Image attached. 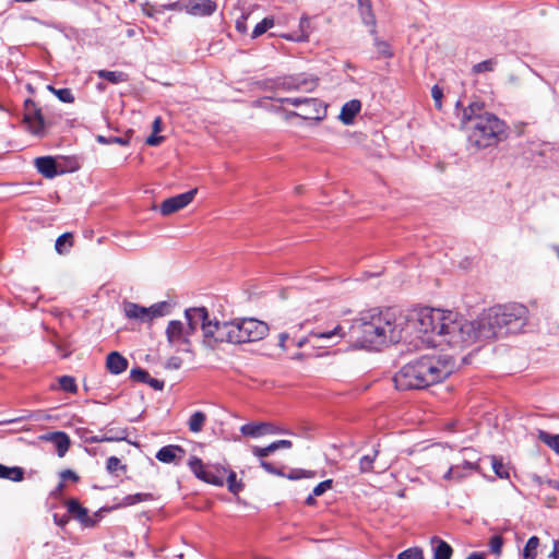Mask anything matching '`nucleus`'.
<instances>
[{
	"mask_svg": "<svg viewBox=\"0 0 559 559\" xmlns=\"http://www.w3.org/2000/svg\"><path fill=\"white\" fill-rule=\"evenodd\" d=\"M124 316L129 319L140 320L142 322H148L147 307H142L138 304L127 301L123 304Z\"/></svg>",
	"mask_w": 559,
	"mask_h": 559,
	"instance_id": "obj_25",
	"label": "nucleus"
},
{
	"mask_svg": "<svg viewBox=\"0 0 559 559\" xmlns=\"http://www.w3.org/2000/svg\"><path fill=\"white\" fill-rule=\"evenodd\" d=\"M24 118L23 122L26 124L28 132L33 135L43 138L46 134L47 123L44 119L40 108L32 99L24 102Z\"/></svg>",
	"mask_w": 559,
	"mask_h": 559,
	"instance_id": "obj_11",
	"label": "nucleus"
},
{
	"mask_svg": "<svg viewBox=\"0 0 559 559\" xmlns=\"http://www.w3.org/2000/svg\"><path fill=\"white\" fill-rule=\"evenodd\" d=\"M358 4L361 11L362 19L366 24H374V16L371 13L370 0H358Z\"/></svg>",
	"mask_w": 559,
	"mask_h": 559,
	"instance_id": "obj_41",
	"label": "nucleus"
},
{
	"mask_svg": "<svg viewBox=\"0 0 559 559\" xmlns=\"http://www.w3.org/2000/svg\"><path fill=\"white\" fill-rule=\"evenodd\" d=\"M260 466L270 474L281 475V472L272 463L265 460H260Z\"/></svg>",
	"mask_w": 559,
	"mask_h": 559,
	"instance_id": "obj_58",
	"label": "nucleus"
},
{
	"mask_svg": "<svg viewBox=\"0 0 559 559\" xmlns=\"http://www.w3.org/2000/svg\"><path fill=\"white\" fill-rule=\"evenodd\" d=\"M464 456L459 460L456 455L454 461L449 465V468L442 474V479L448 483H460L471 476L473 473L479 471V465L475 459L474 451L469 449L463 450Z\"/></svg>",
	"mask_w": 559,
	"mask_h": 559,
	"instance_id": "obj_8",
	"label": "nucleus"
},
{
	"mask_svg": "<svg viewBox=\"0 0 559 559\" xmlns=\"http://www.w3.org/2000/svg\"><path fill=\"white\" fill-rule=\"evenodd\" d=\"M47 90L62 103L71 104L74 102V96L70 88H55L52 85H47Z\"/></svg>",
	"mask_w": 559,
	"mask_h": 559,
	"instance_id": "obj_37",
	"label": "nucleus"
},
{
	"mask_svg": "<svg viewBox=\"0 0 559 559\" xmlns=\"http://www.w3.org/2000/svg\"><path fill=\"white\" fill-rule=\"evenodd\" d=\"M164 11L165 10L163 8V4L154 5L148 2L142 4V12L148 17L157 19V15L163 13Z\"/></svg>",
	"mask_w": 559,
	"mask_h": 559,
	"instance_id": "obj_44",
	"label": "nucleus"
},
{
	"mask_svg": "<svg viewBox=\"0 0 559 559\" xmlns=\"http://www.w3.org/2000/svg\"><path fill=\"white\" fill-rule=\"evenodd\" d=\"M0 478L10 479L13 481H21L24 478V471L21 467H8L3 465V471Z\"/></svg>",
	"mask_w": 559,
	"mask_h": 559,
	"instance_id": "obj_35",
	"label": "nucleus"
},
{
	"mask_svg": "<svg viewBox=\"0 0 559 559\" xmlns=\"http://www.w3.org/2000/svg\"><path fill=\"white\" fill-rule=\"evenodd\" d=\"M281 85L288 91L312 92L318 86V79L305 75L288 76L283 79Z\"/></svg>",
	"mask_w": 559,
	"mask_h": 559,
	"instance_id": "obj_15",
	"label": "nucleus"
},
{
	"mask_svg": "<svg viewBox=\"0 0 559 559\" xmlns=\"http://www.w3.org/2000/svg\"><path fill=\"white\" fill-rule=\"evenodd\" d=\"M528 319V309L522 304H508L484 311L474 321L456 312L441 310L424 317V325L439 324L442 346L464 348L479 340H489L520 332Z\"/></svg>",
	"mask_w": 559,
	"mask_h": 559,
	"instance_id": "obj_2",
	"label": "nucleus"
},
{
	"mask_svg": "<svg viewBox=\"0 0 559 559\" xmlns=\"http://www.w3.org/2000/svg\"><path fill=\"white\" fill-rule=\"evenodd\" d=\"M295 344V338L290 336L289 333L283 332L278 336V346L283 350H288Z\"/></svg>",
	"mask_w": 559,
	"mask_h": 559,
	"instance_id": "obj_46",
	"label": "nucleus"
},
{
	"mask_svg": "<svg viewBox=\"0 0 559 559\" xmlns=\"http://www.w3.org/2000/svg\"><path fill=\"white\" fill-rule=\"evenodd\" d=\"M426 312H440V309L423 308L408 313L379 308L364 310L353 320L345 337L354 347L370 350H379L413 335L427 346H442L439 324L424 325Z\"/></svg>",
	"mask_w": 559,
	"mask_h": 559,
	"instance_id": "obj_1",
	"label": "nucleus"
},
{
	"mask_svg": "<svg viewBox=\"0 0 559 559\" xmlns=\"http://www.w3.org/2000/svg\"><path fill=\"white\" fill-rule=\"evenodd\" d=\"M43 439L51 441L55 444L57 453L60 457L64 456L70 448V438L66 432L62 431L50 432L47 436H44Z\"/></svg>",
	"mask_w": 559,
	"mask_h": 559,
	"instance_id": "obj_22",
	"label": "nucleus"
},
{
	"mask_svg": "<svg viewBox=\"0 0 559 559\" xmlns=\"http://www.w3.org/2000/svg\"><path fill=\"white\" fill-rule=\"evenodd\" d=\"M467 132L468 144L483 150L498 144L507 138V124L497 116L485 112L484 116L475 117L471 122L463 124Z\"/></svg>",
	"mask_w": 559,
	"mask_h": 559,
	"instance_id": "obj_4",
	"label": "nucleus"
},
{
	"mask_svg": "<svg viewBox=\"0 0 559 559\" xmlns=\"http://www.w3.org/2000/svg\"><path fill=\"white\" fill-rule=\"evenodd\" d=\"M379 454L378 449H373L371 454L364 455L359 460V471L360 473H370L373 471V464L376 462V459Z\"/></svg>",
	"mask_w": 559,
	"mask_h": 559,
	"instance_id": "obj_33",
	"label": "nucleus"
},
{
	"mask_svg": "<svg viewBox=\"0 0 559 559\" xmlns=\"http://www.w3.org/2000/svg\"><path fill=\"white\" fill-rule=\"evenodd\" d=\"M305 98L306 97H287V98H281L280 100L282 103H287V104L296 107L297 109H299L300 106L302 105Z\"/></svg>",
	"mask_w": 559,
	"mask_h": 559,
	"instance_id": "obj_59",
	"label": "nucleus"
},
{
	"mask_svg": "<svg viewBox=\"0 0 559 559\" xmlns=\"http://www.w3.org/2000/svg\"><path fill=\"white\" fill-rule=\"evenodd\" d=\"M455 452L448 445H435L427 452V466L429 467V477L440 472H445L449 465L454 461Z\"/></svg>",
	"mask_w": 559,
	"mask_h": 559,
	"instance_id": "obj_10",
	"label": "nucleus"
},
{
	"mask_svg": "<svg viewBox=\"0 0 559 559\" xmlns=\"http://www.w3.org/2000/svg\"><path fill=\"white\" fill-rule=\"evenodd\" d=\"M147 318L152 321L156 318L165 317L170 313V305L167 301H160L147 307Z\"/></svg>",
	"mask_w": 559,
	"mask_h": 559,
	"instance_id": "obj_30",
	"label": "nucleus"
},
{
	"mask_svg": "<svg viewBox=\"0 0 559 559\" xmlns=\"http://www.w3.org/2000/svg\"><path fill=\"white\" fill-rule=\"evenodd\" d=\"M310 34V19L307 15H302L299 21V32L298 34H286L282 35L283 38L292 41H307L309 39Z\"/></svg>",
	"mask_w": 559,
	"mask_h": 559,
	"instance_id": "obj_26",
	"label": "nucleus"
},
{
	"mask_svg": "<svg viewBox=\"0 0 559 559\" xmlns=\"http://www.w3.org/2000/svg\"><path fill=\"white\" fill-rule=\"evenodd\" d=\"M70 247H72V234L66 233L57 238L55 248L58 253L67 252Z\"/></svg>",
	"mask_w": 559,
	"mask_h": 559,
	"instance_id": "obj_39",
	"label": "nucleus"
},
{
	"mask_svg": "<svg viewBox=\"0 0 559 559\" xmlns=\"http://www.w3.org/2000/svg\"><path fill=\"white\" fill-rule=\"evenodd\" d=\"M231 344L258 342L265 337L269 325L254 318H240L230 321Z\"/></svg>",
	"mask_w": 559,
	"mask_h": 559,
	"instance_id": "obj_6",
	"label": "nucleus"
},
{
	"mask_svg": "<svg viewBox=\"0 0 559 559\" xmlns=\"http://www.w3.org/2000/svg\"><path fill=\"white\" fill-rule=\"evenodd\" d=\"M549 557L551 559H559V542L558 540L554 542V549H552L551 554L549 555Z\"/></svg>",
	"mask_w": 559,
	"mask_h": 559,
	"instance_id": "obj_64",
	"label": "nucleus"
},
{
	"mask_svg": "<svg viewBox=\"0 0 559 559\" xmlns=\"http://www.w3.org/2000/svg\"><path fill=\"white\" fill-rule=\"evenodd\" d=\"M188 465H189L190 469L192 471V473L199 479L204 480L210 484H214V485H222V480H218L214 475H212L210 472L206 471L205 465L203 464L201 459H199L197 456H192L189 460Z\"/></svg>",
	"mask_w": 559,
	"mask_h": 559,
	"instance_id": "obj_18",
	"label": "nucleus"
},
{
	"mask_svg": "<svg viewBox=\"0 0 559 559\" xmlns=\"http://www.w3.org/2000/svg\"><path fill=\"white\" fill-rule=\"evenodd\" d=\"M227 485L229 491L233 493H238L242 489V484L237 481V476L235 472H230L227 477Z\"/></svg>",
	"mask_w": 559,
	"mask_h": 559,
	"instance_id": "obj_49",
	"label": "nucleus"
},
{
	"mask_svg": "<svg viewBox=\"0 0 559 559\" xmlns=\"http://www.w3.org/2000/svg\"><path fill=\"white\" fill-rule=\"evenodd\" d=\"M293 447V442L290 440H277L270 443L266 447H258L253 445L251 448L252 454L259 460H264L266 456L272 454L273 452L281 449H290Z\"/></svg>",
	"mask_w": 559,
	"mask_h": 559,
	"instance_id": "obj_19",
	"label": "nucleus"
},
{
	"mask_svg": "<svg viewBox=\"0 0 559 559\" xmlns=\"http://www.w3.org/2000/svg\"><path fill=\"white\" fill-rule=\"evenodd\" d=\"M326 116V107L317 98L307 97L296 111H290L287 118L299 117L305 120L321 121Z\"/></svg>",
	"mask_w": 559,
	"mask_h": 559,
	"instance_id": "obj_12",
	"label": "nucleus"
},
{
	"mask_svg": "<svg viewBox=\"0 0 559 559\" xmlns=\"http://www.w3.org/2000/svg\"><path fill=\"white\" fill-rule=\"evenodd\" d=\"M97 142H99L102 144H111V143H117V144H120V145H128L129 144V140H127L124 138H120V136L106 138L104 135H98L97 136Z\"/></svg>",
	"mask_w": 559,
	"mask_h": 559,
	"instance_id": "obj_51",
	"label": "nucleus"
},
{
	"mask_svg": "<svg viewBox=\"0 0 559 559\" xmlns=\"http://www.w3.org/2000/svg\"><path fill=\"white\" fill-rule=\"evenodd\" d=\"M106 367L112 374H120L128 368V360L118 352H111L106 358Z\"/></svg>",
	"mask_w": 559,
	"mask_h": 559,
	"instance_id": "obj_23",
	"label": "nucleus"
},
{
	"mask_svg": "<svg viewBox=\"0 0 559 559\" xmlns=\"http://www.w3.org/2000/svg\"><path fill=\"white\" fill-rule=\"evenodd\" d=\"M204 307L189 308L185 311L187 323L179 320H171L166 328V337L169 345L190 352V337L199 329V323L205 319Z\"/></svg>",
	"mask_w": 559,
	"mask_h": 559,
	"instance_id": "obj_5",
	"label": "nucleus"
},
{
	"mask_svg": "<svg viewBox=\"0 0 559 559\" xmlns=\"http://www.w3.org/2000/svg\"><path fill=\"white\" fill-rule=\"evenodd\" d=\"M206 420V414L202 411H197L190 416L188 420V428L191 432L199 433L203 430Z\"/></svg>",
	"mask_w": 559,
	"mask_h": 559,
	"instance_id": "obj_28",
	"label": "nucleus"
},
{
	"mask_svg": "<svg viewBox=\"0 0 559 559\" xmlns=\"http://www.w3.org/2000/svg\"><path fill=\"white\" fill-rule=\"evenodd\" d=\"M148 372L141 368H133L130 371V378L134 381L146 383L148 381Z\"/></svg>",
	"mask_w": 559,
	"mask_h": 559,
	"instance_id": "obj_47",
	"label": "nucleus"
},
{
	"mask_svg": "<svg viewBox=\"0 0 559 559\" xmlns=\"http://www.w3.org/2000/svg\"><path fill=\"white\" fill-rule=\"evenodd\" d=\"M106 469L108 471V473H115L118 469L126 471V466L121 465L120 460L118 457L110 456L107 460Z\"/></svg>",
	"mask_w": 559,
	"mask_h": 559,
	"instance_id": "obj_52",
	"label": "nucleus"
},
{
	"mask_svg": "<svg viewBox=\"0 0 559 559\" xmlns=\"http://www.w3.org/2000/svg\"><path fill=\"white\" fill-rule=\"evenodd\" d=\"M491 467L495 474L502 479H508L510 477L509 466L503 463L501 457L492 455L490 457Z\"/></svg>",
	"mask_w": 559,
	"mask_h": 559,
	"instance_id": "obj_32",
	"label": "nucleus"
},
{
	"mask_svg": "<svg viewBox=\"0 0 559 559\" xmlns=\"http://www.w3.org/2000/svg\"><path fill=\"white\" fill-rule=\"evenodd\" d=\"M483 108V103H472L463 110L462 123L466 124L471 122V120H474L475 117L484 116V114H481Z\"/></svg>",
	"mask_w": 559,
	"mask_h": 559,
	"instance_id": "obj_31",
	"label": "nucleus"
},
{
	"mask_svg": "<svg viewBox=\"0 0 559 559\" xmlns=\"http://www.w3.org/2000/svg\"><path fill=\"white\" fill-rule=\"evenodd\" d=\"M455 362L448 356H423L406 364L394 376L399 390L425 389L447 379L454 370Z\"/></svg>",
	"mask_w": 559,
	"mask_h": 559,
	"instance_id": "obj_3",
	"label": "nucleus"
},
{
	"mask_svg": "<svg viewBox=\"0 0 559 559\" xmlns=\"http://www.w3.org/2000/svg\"><path fill=\"white\" fill-rule=\"evenodd\" d=\"M153 499V496L152 493H143V492H139V493H135V495H129L124 498V502L129 506H132V504H135V503H139V502H143V501H148V500H152Z\"/></svg>",
	"mask_w": 559,
	"mask_h": 559,
	"instance_id": "obj_45",
	"label": "nucleus"
},
{
	"mask_svg": "<svg viewBox=\"0 0 559 559\" xmlns=\"http://www.w3.org/2000/svg\"><path fill=\"white\" fill-rule=\"evenodd\" d=\"M431 545L433 550V559H451L453 549L447 542L437 536H433L431 538Z\"/></svg>",
	"mask_w": 559,
	"mask_h": 559,
	"instance_id": "obj_27",
	"label": "nucleus"
},
{
	"mask_svg": "<svg viewBox=\"0 0 559 559\" xmlns=\"http://www.w3.org/2000/svg\"><path fill=\"white\" fill-rule=\"evenodd\" d=\"M332 479H326L319 483L312 490L313 496H321L332 487Z\"/></svg>",
	"mask_w": 559,
	"mask_h": 559,
	"instance_id": "obj_54",
	"label": "nucleus"
},
{
	"mask_svg": "<svg viewBox=\"0 0 559 559\" xmlns=\"http://www.w3.org/2000/svg\"><path fill=\"white\" fill-rule=\"evenodd\" d=\"M164 140V136H160V135H157V133H154L151 134L147 139H146V144L147 145H151V146H156L158 144H160Z\"/></svg>",
	"mask_w": 559,
	"mask_h": 559,
	"instance_id": "obj_61",
	"label": "nucleus"
},
{
	"mask_svg": "<svg viewBox=\"0 0 559 559\" xmlns=\"http://www.w3.org/2000/svg\"><path fill=\"white\" fill-rule=\"evenodd\" d=\"M60 477L62 480H73L78 481L79 476L71 469H64L60 473Z\"/></svg>",
	"mask_w": 559,
	"mask_h": 559,
	"instance_id": "obj_60",
	"label": "nucleus"
},
{
	"mask_svg": "<svg viewBox=\"0 0 559 559\" xmlns=\"http://www.w3.org/2000/svg\"><path fill=\"white\" fill-rule=\"evenodd\" d=\"M240 431L243 436L251 437V438H260L266 435H278L283 433L284 431L271 424V423H248L240 427Z\"/></svg>",
	"mask_w": 559,
	"mask_h": 559,
	"instance_id": "obj_14",
	"label": "nucleus"
},
{
	"mask_svg": "<svg viewBox=\"0 0 559 559\" xmlns=\"http://www.w3.org/2000/svg\"><path fill=\"white\" fill-rule=\"evenodd\" d=\"M199 328L202 330V343L205 347L216 349L222 343L231 344L230 321H211L206 311L205 319L199 323Z\"/></svg>",
	"mask_w": 559,
	"mask_h": 559,
	"instance_id": "obj_7",
	"label": "nucleus"
},
{
	"mask_svg": "<svg viewBox=\"0 0 559 559\" xmlns=\"http://www.w3.org/2000/svg\"><path fill=\"white\" fill-rule=\"evenodd\" d=\"M35 166L37 171L45 178L52 179L59 175L56 160L51 156L37 157L35 159Z\"/></svg>",
	"mask_w": 559,
	"mask_h": 559,
	"instance_id": "obj_20",
	"label": "nucleus"
},
{
	"mask_svg": "<svg viewBox=\"0 0 559 559\" xmlns=\"http://www.w3.org/2000/svg\"><path fill=\"white\" fill-rule=\"evenodd\" d=\"M164 10L168 11H186L188 12V0H178L168 4H163Z\"/></svg>",
	"mask_w": 559,
	"mask_h": 559,
	"instance_id": "obj_48",
	"label": "nucleus"
},
{
	"mask_svg": "<svg viewBox=\"0 0 559 559\" xmlns=\"http://www.w3.org/2000/svg\"><path fill=\"white\" fill-rule=\"evenodd\" d=\"M397 559H425L424 552L419 547H412L397 555Z\"/></svg>",
	"mask_w": 559,
	"mask_h": 559,
	"instance_id": "obj_42",
	"label": "nucleus"
},
{
	"mask_svg": "<svg viewBox=\"0 0 559 559\" xmlns=\"http://www.w3.org/2000/svg\"><path fill=\"white\" fill-rule=\"evenodd\" d=\"M181 365H182L181 358H179L177 356H173L167 359V361L165 364V368L168 370H178L181 367Z\"/></svg>",
	"mask_w": 559,
	"mask_h": 559,
	"instance_id": "obj_55",
	"label": "nucleus"
},
{
	"mask_svg": "<svg viewBox=\"0 0 559 559\" xmlns=\"http://www.w3.org/2000/svg\"><path fill=\"white\" fill-rule=\"evenodd\" d=\"M496 64H497V61L495 59H488V60H484L479 63H476L475 66H473L472 70L476 74L483 73V72H491L495 70Z\"/></svg>",
	"mask_w": 559,
	"mask_h": 559,
	"instance_id": "obj_43",
	"label": "nucleus"
},
{
	"mask_svg": "<svg viewBox=\"0 0 559 559\" xmlns=\"http://www.w3.org/2000/svg\"><path fill=\"white\" fill-rule=\"evenodd\" d=\"M146 383H148L155 390H163V388H164L163 381L151 378V377H148V381Z\"/></svg>",
	"mask_w": 559,
	"mask_h": 559,
	"instance_id": "obj_63",
	"label": "nucleus"
},
{
	"mask_svg": "<svg viewBox=\"0 0 559 559\" xmlns=\"http://www.w3.org/2000/svg\"><path fill=\"white\" fill-rule=\"evenodd\" d=\"M503 538L500 535H495L489 540V547L492 554L499 556L501 554Z\"/></svg>",
	"mask_w": 559,
	"mask_h": 559,
	"instance_id": "obj_50",
	"label": "nucleus"
},
{
	"mask_svg": "<svg viewBox=\"0 0 559 559\" xmlns=\"http://www.w3.org/2000/svg\"><path fill=\"white\" fill-rule=\"evenodd\" d=\"M246 20H247V16L242 15L240 19H238L236 21V29L239 33H246V31H247Z\"/></svg>",
	"mask_w": 559,
	"mask_h": 559,
	"instance_id": "obj_62",
	"label": "nucleus"
},
{
	"mask_svg": "<svg viewBox=\"0 0 559 559\" xmlns=\"http://www.w3.org/2000/svg\"><path fill=\"white\" fill-rule=\"evenodd\" d=\"M186 454V451L180 445L169 444L160 448L155 457L162 463H177L180 461Z\"/></svg>",
	"mask_w": 559,
	"mask_h": 559,
	"instance_id": "obj_17",
	"label": "nucleus"
},
{
	"mask_svg": "<svg viewBox=\"0 0 559 559\" xmlns=\"http://www.w3.org/2000/svg\"><path fill=\"white\" fill-rule=\"evenodd\" d=\"M59 388L68 393H76L78 385L75 379L71 376H62L59 378Z\"/></svg>",
	"mask_w": 559,
	"mask_h": 559,
	"instance_id": "obj_40",
	"label": "nucleus"
},
{
	"mask_svg": "<svg viewBox=\"0 0 559 559\" xmlns=\"http://www.w3.org/2000/svg\"><path fill=\"white\" fill-rule=\"evenodd\" d=\"M538 546L539 538L537 536L530 537L522 551L523 559H536Z\"/></svg>",
	"mask_w": 559,
	"mask_h": 559,
	"instance_id": "obj_34",
	"label": "nucleus"
},
{
	"mask_svg": "<svg viewBox=\"0 0 559 559\" xmlns=\"http://www.w3.org/2000/svg\"><path fill=\"white\" fill-rule=\"evenodd\" d=\"M67 510L73 518H75L85 526H91L94 524L93 520L88 515L87 509L82 507L78 500L70 499L67 502Z\"/></svg>",
	"mask_w": 559,
	"mask_h": 559,
	"instance_id": "obj_21",
	"label": "nucleus"
},
{
	"mask_svg": "<svg viewBox=\"0 0 559 559\" xmlns=\"http://www.w3.org/2000/svg\"><path fill=\"white\" fill-rule=\"evenodd\" d=\"M96 74L98 78L104 79L112 84H119L128 81V74L122 71L98 70Z\"/></svg>",
	"mask_w": 559,
	"mask_h": 559,
	"instance_id": "obj_29",
	"label": "nucleus"
},
{
	"mask_svg": "<svg viewBox=\"0 0 559 559\" xmlns=\"http://www.w3.org/2000/svg\"><path fill=\"white\" fill-rule=\"evenodd\" d=\"M275 24L274 17L267 16L259 22L252 31L251 37L258 38L263 35L267 29L272 28Z\"/></svg>",
	"mask_w": 559,
	"mask_h": 559,
	"instance_id": "obj_38",
	"label": "nucleus"
},
{
	"mask_svg": "<svg viewBox=\"0 0 559 559\" xmlns=\"http://www.w3.org/2000/svg\"><path fill=\"white\" fill-rule=\"evenodd\" d=\"M361 109V103L358 99H352L347 103H345L342 107L341 114H340V120L344 124H352L354 121V118Z\"/></svg>",
	"mask_w": 559,
	"mask_h": 559,
	"instance_id": "obj_24",
	"label": "nucleus"
},
{
	"mask_svg": "<svg viewBox=\"0 0 559 559\" xmlns=\"http://www.w3.org/2000/svg\"><path fill=\"white\" fill-rule=\"evenodd\" d=\"M538 439L559 454V435H550L544 430H539Z\"/></svg>",
	"mask_w": 559,
	"mask_h": 559,
	"instance_id": "obj_36",
	"label": "nucleus"
},
{
	"mask_svg": "<svg viewBox=\"0 0 559 559\" xmlns=\"http://www.w3.org/2000/svg\"><path fill=\"white\" fill-rule=\"evenodd\" d=\"M197 189L164 200L159 205L162 215L168 216L188 206L197 194Z\"/></svg>",
	"mask_w": 559,
	"mask_h": 559,
	"instance_id": "obj_13",
	"label": "nucleus"
},
{
	"mask_svg": "<svg viewBox=\"0 0 559 559\" xmlns=\"http://www.w3.org/2000/svg\"><path fill=\"white\" fill-rule=\"evenodd\" d=\"M431 96L435 100V105L438 109H441V99H442V96H443V92L442 90L438 86V85H435L431 90Z\"/></svg>",
	"mask_w": 559,
	"mask_h": 559,
	"instance_id": "obj_57",
	"label": "nucleus"
},
{
	"mask_svg": "<svg viewBox=\"0 0 559 559\" xmlns=\"http://www.w3.org/2000/svg\"><path fill=\"white\" fill-rule=\"evenodd\" d=\"M344 337V328L337 324L331 330H313L307 336L301 337L299 340H295L294 346L300 348L307 344H310L312 346L326 347L337 344Z\"/></svg>",
	"mask_w": 559,
	"mask_h": 559,
	"instance_id": "obj_9",
	"label": "nucleus"
},
{
	"mask_svg": "<svg viewBox=\"0 0 559 559\" xmlns=\"http://www.w3.org/2000/svg\"><path fill=\"white\" fill-rule=\"evenodd\" d=\"M217 9L212 0H188V14L193 16H210Z\"/></svg>",
	"mask_w": 559,
	"mask_h": 559,
	"instance_id": "obj_16",
	"label": "nucleus"
},
{
	"mask_svg": "<svg viewBox=\"0 0 559 559\" xmlns=\"http://www.w3.org/2000/svg\"><path fill=\"white\" fill-rule=\"evenodd\" d=\"M112 430H109L107 433L102 435V439H105L104 442H115L121 441L126 439V432L121 431L120 435H112Z\"/></svg>",
	"mask_w": 559,
	"mask_h": 559,
	"instance_id": "obj_56",
	"label": "nucleus"
},
{
	"mask_svg": "<svg viewBox=\"0 0 559 559\" xmlns=\"http://www.w3.org/2000/svg\"><path fill=\"white\" fill-rule=\"evenodd\" d=\"M374 45L378 52L383 57H392V50L386 41L376 39Z\"/></svg>",
	"mask_w": 559,
	"mask_h": 559,
	"instance_id": "obj_53",
	"label": "nucleus"
}]
</instances>
